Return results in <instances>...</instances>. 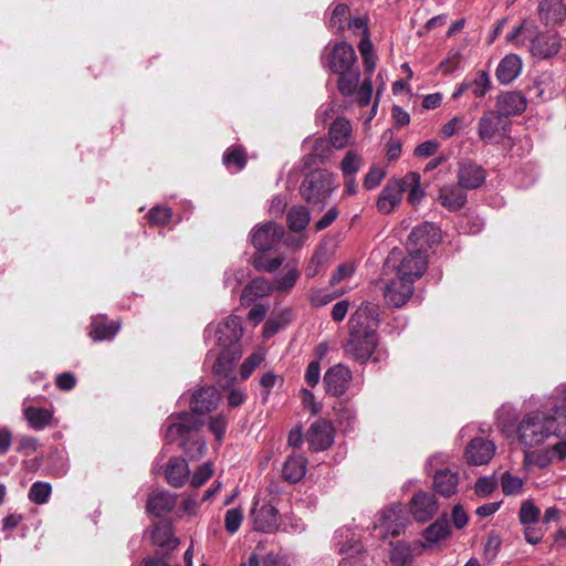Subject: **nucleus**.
I'll return each mask as SVG.
<instances>
[{"label":"nucleus","instance_id":"obj_24","mask_svg":"<svg viewBox=\"0 0 566 566\" xmlns=\"http://www.w3.org/2000/svg\"><path fill=\"white\" fill-rule=\"evenodd\" d=\"M190 471L187 461L180 457L169 459L166 469L165 478L174 488H181L189 480Z\"/></svg>","mask_w":566,"mask_h":566},{"label":"nucleus","instance_id":"obj_39","mask_svg":"<svg viewBox=\"0 0 566 566\" xmlns=\"http://www.w3.org/2000/svg\"><path fill=\"white\" fill-rule=\"evenodd\" d=\"M422 549H417L415 542L409 545L402 542H398L392 546L390 553V559L394 564L399 566H406L409 564L415 555H419Z\"/></svg>","mask_w":566,"mask_h":566},{"label":"nucleus","instance_id":"obj_20","mask_svg":"<svg viewBox=\"0 0 566 566\" xmlns=\"http://www.w3.org/2000/svg\"><path fill=\"white\" fill-rule=\"evenodd\" d=\"M220 400V395L213 387L201 388L197 390L191 399V415L198 418L199 415L210 412L216 409Z\"/></svg>","mask_w":566,"mask_h":566},{"label":"nucleus","instance_id":"obj_2","mask_svg":"<svg viewBox=\"0 0 566 566\" xmlns=\"http://www.w3.org/2000/svg\"><path fill=\"white\" fill-rule=\"evenodd\" d=\"M555 434H558L555 418L541 411L525 415L517 426L518 441L527 448L539 446Z\"/></svg>","mask_w":566,"mask_h":566},{"label":"nucleus","instance_id":"obj_5","mask_svg":"<svg viewBox=\"0 0 566 566\" xmlns=\"http://www.w3.org/2000/svg\"><path fill=\"white\" fill-rule=\"evenodd\" d=\"M359 315L354 319V331L349 332V337L344 345L345 354L360 364L366 363L374 354L378 345L377 333H366L358 325Z\"/></svg>","mask_w":566,"mask_h":566},{"label":"nucleus","instance_id":"obj_40","mask_svg":"<svg viewBox=\"0 0 566 566\" xmlns=\"http://www.w3.org/2000/svg\"><path fill=\"white\" fill-rule=\"evenodd\" d=\"M329 144L324 138H316L313 142L311 153L305 157V165H316L328 159L332 154Z\"/></svg>","mask_w":566,"mask_h":566},{"label":"nucleus","instance_id":"obj_43","mask_svg":"<svg viewBox=\"0 0 566 566\" xmlns=\"http://www.w3.org/2000/svg\"><path fill=\"white\" fill-rule=\"evenodd\" d=\"M502 492L506 496L520 495L522 494L524 480L513 475L511 472L506 471L501 475L500 479Z\"/></svg>","mask_w":566,"mask_h":566},{"label":"nucleus","instance_id":"obj_63","mask_svg":"<svg viewBox=\"0 0 566 566\" xmlns=\"http://www.w3.org/2000/svg\"><path fill=\"white\" fill-rule=\"evenodd\" d=\"M385 177V171L379 167H373L366 175L364 186L367 189L378 187Z\"/></svg>","mask_w":566,"mask_h":566},{"label":"nucleus","instance_id":"obj_9","mask_svg":"<svg viewBox=\"0 0 566 566\" xmlns=\"http://www.w3.org/2000/svg\"><path fill=\"white\" fill-rule=\"evenodd\" d=\"M439 241L438 229L429 222H426L409 234L407 240V250L410 253L426 255L428 250Z\"/></svg>","mask_w":566,"mask_h":566},{"label":"nucleus","instance_id":"obj_10","mask_svg":"<svg viewBox=\"0 0 566 566\" xmlns=\"http://www.w3.org/2000/svg\"><path fill=\"white\" fill-rule=\"evenodd\" d=\"M251 518L255 531L273 533L279 528V513L271 504H260L259 501H255L251 511Z\"/></svg>","mask_w":566,"mask_h":566},{"label":"nucleus","instance_id":"obj_45","mask_svg":"<svg viewBox=\"0 0 566 566\" xmlns=\"http://www.w3.org/2000/svg\"><path fill=\"white\" fill-rule=\"evenodd\" d=\"M52 493V485L49 482L36 481L29 491V500L38 505L48 503Z\"/></svg>","mask_w":566,"mask_h":566},{"label":"nucleus","instance_id":"obj_33","mask_svg":"<svg viewBox=\"0 0 566 566\" xmlns=\"http://www.w3.org/2000/svg\"><path fill=\"white\" fill-rule=\"evenodd\" d=\"M241 353L240 348L220 349L212 367L213 373L228 378L233 370L234 363L241 357Z\"/></svg>","mask_w":566,"mask_h":566},{"label":"nucleus","instance_id":"obj_56","mask_svg":"<svg viewBox=\"0 0 566 566\" xmlns=\"http://www.w3.org/2000/svg\"><path fill=\"white\" fill-rule=\"evenodd\" d=\"M356 268L353 262H345L340 264L331 279V284L336 285L350 279Z\"/></svg>","mask_w":566,"mask_h":566},{"label":"nucleus","instance_id":"obj_35","mask_svg":"<svg viewBox=\"0 0 566 566\" xmlns=\"http://www.w3.org/2000/svg\"><path fill=\"white\" fill-rule=\"evenodd\" d=\"M307 460L303 455H292L286 459L282 468L283 478L291 482H298L306 473Z\"/></svg>","mask_w":566,"mask_h":566},{"label":"nucleus","instance_id":"obj_12","mask_svg":"<svg viewBox=\"0 0 566 566\" xmlns=\"http://www.w3.org/2000/svg\"><path fill=\"white\" fill-rule=\"evenodd\" d=\"M495 454V446L491 440L475 438L470 441L464 451L465 462L470 465H484Z\"/></svg>","mask_w":566,"mask_h":566},{"label":"nucleus","instance_id":"obj_41","mask_svg":"<svg viewBox=\"0 0 566 566\" xmlns=\"http://www.w3.org/2000/svg\"><path fill=\"white\" fill-rule=\"evenodd\" d=\"M311 220L307 208L303 206L293 207L287 213V223L291 231H303Z\"/></svg>","mask_w":566,"mask_h":566},{"label":"nucleus","instance_id":"obj_22","mask_svg":"<svg viewBox=\"0 0 566 566\" xmlns=\"http://www.w3.org/2000/svg\"><path fill=\"white\" fill-rule=\"evenodd\" d=\"M450 534L451 530L448 520L444 516L440 517L423 531L422 536L424 542L416 541L415 546L417 549L431 547L432 545L447 539Z\"/></svg>","mask_w":566,"mask_h":566},{"label":"nucleus","instance_id":"obj_36","mask_svg":"<svg viewBox=\"0 0 566 566\" xmlns=\"http://www.w3.org/2000/svg\"><path fill=\"white\" fill-rule=\"evenodd\" d=\"M176 504V497L175 495L159 491L154 492L147 502V509L150 513L161 516L172 510V507Z\"/></svg>","mask_w":566,"mask_h":566},{"label":"nucleus","instance_id":"obj_6","mask_svg":"<svg viewBox=\"0 0 566 566\" xmlns=\"http://www.w3.org/2000/svg\"><path fill=\"white\" fill-rule=\"evenodd\" d=\"M510 124V120L496 111L484 112L478 122V136L482 142L490 144L496 138L506 137Z\"/></svg>","mask_w":566,"mask_h":566},{"label":"nucleus","instance_id":"obj_25","mask_svg":"<svg viewBox=\"0 0 566 566\" xmlns=\"http://www.w3.org/2000/svg\"><path fill=\"white\" fill-rule=\"evenodd\" d=\"M401 186L398 179L391 180L379 193L377 208L382 213H390L396 209V207H398V205L401 202Z\"/></svg>","mask_w":566,"mask_h":566},{"label":"nucleus","instance_id":"obj_54","mask_svg":"<svg viewBox=\"0 0 566 566\" xmlns=\"http://www.w3.org/2000/svg\"><path fill=\"white\" fill-rule=\"evenodd\" d=\"M243 520V513L240 509L228 510L224 516V527L230 534H234Z\"/></svg>","mask_w":566,"mask_h":566},{"label":"nucleus","instance_id":"obj_19","mask_svg":"<svg viewBox=\"0 0 566 566\" xmlns=\"http://www.w3.org/2000/svg\"><path fill=\"white\" fill-rule=\"evenodd\" d=\"M409 510L417 522H426L437 513L438 504L434 495L420 491L412 496Z\"/></svg>","mask_w":566,"mask_h":566},{"label":"nucleus","instance_id":"obj_47","mask_svg":"<svg viewBox=\"0 0 566 566\" xmlns=\"http://www.w3.org/2000/svg\"><path fill=\"white\" fill-rule=\"evenodd\" d=\"M361 156L356 151L349 150L340 163V170L345 178L353 177L361 167Z\"/></svg>","mask_w":566,"mask_h":566},{"label":"nucleus","instance_id":"obj_15","mask_svg":"<svg viewBox=\"0 0 566 566\" xmlns=\"http://www.w3.org/2000/svg\"><path fill=\"white\" fill-rule=\"evenodd\" d=\"M334 441V429L329 421L317 420L307 431V442L314 451H322L331 447Z\"/></svg>","mask_w":566,"mask_h":566},{"label":"nucleus","instance_id":"obj_8","mask_svg":"<svg viewBox=\"0 0 566 566\" xmlns=\"http://www.w3.org/2000/svg\"><path fill=\"white\" fill-rule=\"evenodd\" d=\"M213 333L220 349L240 348L238 343L243 333L240 317H227L214 327Z\"/></svg>","mask_w":566,"mask_h":566},{"label":"nucleus","instance_id":"obj_51","mask_svg":"<svg viewBox=\"0 0 566 566\" xmlns=\"http://www.w3.org/2000/svg\"><path fill=\"white\" fill-rule=\"evenodd\" d=\"M213 474V468L211 462H206L200 465L192 476L190 478V484L193 488H200L205 484Z\"/></svg>","mask_w":566,"mask_h":566},{"label":"nucleus","instance_id":"obj_13","mask_svg":"<svg viewBox=\"0 0 566 566\" xmlns=\"http://www.w3.org/2000/svg\"><path fill=\"white\" fill-rule=\"evenodd\" d=\"M352 379V371L343 364L332 366L324 375V385L326 392L338 397L342 396L348 388Z\"/></svg>","mask_w":566,"mask_h":566},{"label":"nucleus","instance_id":"obj_14","mask_svg":"<svg viewBox=\"0 0 566 566\" xmlns=\"http://www.w3.org/2000/svg\"><path fill=\"white\" fill-rule=\"evenodd\" d=\"M412 294L413 283L397 276L388 280L384 292L385 301L395 307L405 305Z\"/></svg>","mask_w":566,"mask_h":566},{"label":"nucleus","instance_id":"obj_59","mask_svg":"<svg viewBox=\"0 0 566 566\" xmlns=\"http://www.w3.org/2000/svg\"><path fill=\"white\" fill-rule=\"evenodd\" d=\"M464 118L461 116H454L452 119H450L448 123H446L441 130L440 136L443 139H448L452 137L454 134H457L463 126Z\"/></svg>","mask_w":566,"mask_h":566},{"label":"nucleus","instance_id":"obj_38","mask_svg":"<svg viewBox=\"0 0 566 566\" xmlns=\"http://www.w3.org/2000/svg\"><path fill=\"white\" fill-rule=\"evenodd\" d=\"M151 541L155 545L165 549H175L178 539L172 534L171 525L167 522H160L151 531Z\"/></svg>","mask_w":566,"mask_h":566},{"label":"nucleus","instance_id":"obj_64","mask_svg":"<svg viewBox=\"0 0 566 566\" xmlns=\"http://www.w3.org/2000/svg\"><path fill=\"white\" fill-rule=\"evenodd\" d=\"M321 377V368H319V361L313 360L308 364L306 371H305V381L308 386L315 387Z\"/></svg>","mask_w":566,"mask_h":566},{"label":"nucleus","instance_id":"obj_30","mask_svg":"<svg viewBox=\"0 0 566 566\" xmlns=\"http://www.w3.org/2000/svg\"><path fill=\"white\" fill-rule=\"evenodd\" d=\"M401 186V195L408 192V202L412 206L420 203L424 197V190L421 188V177L418 172H408L403 178L398 179Z\"/></svg>","mask_w":566,"mask_h":566},{"label":"nucleus","instance_id":"obj_50","mask_svg":"<svg viewBox=\"0 0 566 566\" xmlns=\"http://www.w3.org/2000/svg\"><path fill=\"white\" fill-rule=\"evenodd\" d=\"M499 481L495 475L483 476L478 479L474 485L476 495L485 497L489 496L497 488Z\"/></svg>","mask_w":566,"mask_h":566},{"label":"nucleus","instance_id":"obj_53","mask_svg":"<svg viewBox=\"0 0 566 566\" xmlns=\"http://www.w3.org/2000/svg\"><path fill=\"white\" fill-rule=\"evenodd\" d=\"M171 210L167 207H155L148 212V220L154 226H165L171 219Z\"/></svg>","mask_w":566,"mask_h":566},{"label":"nucleus","instance_id":"obj_4","mask_svg":"<svg viewBox=\"0 0 566 566\" xmlns=\"http://www.w3.org/2000/svg\"><path fill=\"white\" fill-rule=\"evenodd\" d=\"M426 266V255L408 252V255L402 256L400 250L394 249L385 261L384 271L386 275L394 274L399 279L413 283L416 279L423 274Z\"/></svg>","mask_w":566,"mask_h":566},{"label":"nucleus","instance_id":"obj_28","mask_svg":"<svg viewBox=\"0 0 566 566\" xmlns=\"http://www.w3.org/2000/svg\"><path fill=\"white\" fill-rule=\"evenodd\" d=\"M274 291L273 284L263 277L252 280L242 291L241 303L245 306L251 305L258 298L268 296Z\"/></svg>","mask_w":566,"mask_h":566},{"label":"nucleus","instance_id":"obj_55","mask_svg":"<svg viewBox=\"0 0 566 566\" xmlns=\"http://www.w3.org/2000/svg\"><path fill=\"white\" fill-rule=\"evenodd\" d=\"M349 13V8L346 4L339 3L337 4L332 13L331 17V27L333 29H336L337 31H340L344 29V22L347 19V15Z\"/></svg>","mask_w":566,"mask_h":566},{"label":"nucleus","instance_id":"obj_21","mask_svg":"<svg viewBox=\"0 0 566 566\" xmlns=\"http://www.w3.org/2000/svg\"><path fill=\"white\" fill-rule=\"evenodd\" d=\"M527 101L520 92H506L497 96L496 108L503 117L514 116L526 109Z\"/></svg>","mask_w":566,"mask_h":566},{"label":"nucleus","instance_id":"obj_31","mask_svg":"<svg viewBox=\"0 0 566 566\" xmlns=\"http://www.w3.org/2000/svg\"><path fill=\"white\" fill-rule=\"evenodd\" d=\"M438 200L448 210L457 211L464 206L467 196L461 188L448 185L440 189Z\"/></svg>","mask_w":566,"mask_h":566},{"label":"nucleus","instance_id":"obj_17","mask_svg":"<svg viewBox=\"0 0 566 566\" xmlns=\"http://www.w3.org/2000/svg\"><path fill=\"white\" fill-rule=\"evenodd\" d=\"M358 315V325H360L359 329H363L366 333H377L379 325V306L377 304L369 302L363 303L350 316L349 332L354 331V319Z\"/></svg>","mask_w":566,"mask_h":566},{"label":"nucleus","instance_id":"obj_3","mask_svg":"<svg viewBox=\"0 0 566 566\" xmlns=\"http://www.w3.org/2000/svg\"><path fill=\"white\" fill-rule=\"evenodd\" d=\"M337 188L335 176L325 170L316 169L310 172L301 184L302 198L313 207L324 206Z\"/></svg>","mask_w":566,"mask_h":566},{"label":"nucleus","instance_id":"obj_1","mask_svg":"<svg viewBox=\"0 0 566 566\" xmlns=\"http://www.w3.org/2000/svg\"><path fill=\"white\" fill-rule=\"evenodd\" d=\"M202 422L191 413H180L168 419L166 439L178 442L190 459H199L206 452V442L198 429Z\"/></svg>","mask_w":566,"mask_h":566},{"label":"nucleus","instance_id":"obj_26","mask_svg":"<svg viewBox=\"0 0 566 566\" xmlns=\"http://www.w3.org/2000/svg\"><path fill=\"white\" fill-rule=\"evenodd\" d=\"M538 17L545 24L562 23L566 18V6L563 0H541Z\"/></svg>","mask_w":566,"mask_h":566},{"label":"nucleus","instance_id":"obj_60","mask_svg":"<svg viewBox=\"0 0 566 566\" xmlns=\"http://www.w3.org/2000/svg\"><path fill=\"white\" fill-rule=\"evenodd\" d=\"M283 263L281 258H268L262 255L255 260V269L263 272H273Z\"/></svg>","mask_w":566,"mask_h":566},{"label":"nucleus","instance_id":"obj_61","mask_svg":"<svg viewBox=\"0 0 566 566\" xmlns=\"http://www.w3.org/2000/svg\"><path fill=\"white\" fill-rule=\"evenodd\" d=\"M501 547V538L497 535H490L484 544V557L492 562Z\"/></svg>","mask_w":566,"mask_h":566},{"label":"nucleus","instance_id":"obj_16","mask_svg":"<svg viewBox=\"0 0 566 566\" xmlns=\"http://www.w3.org/2000/svg\"><path fill=\"white\" fill-rule=\"evenodd\" d=\"M560 39L555 32L538 33L531 40L530 51L533 56L548 59L560 50Z\"/></svg>","mask_w":566,"mask_h":566},{"label":"nucleus","instance_id":"obj_18","mask_svg":"<svg viewBox=\"0 0 566 566\" xmlns=\"http://www.w3.org/2000/svg\"><path fill=\"white\" fill-rule=\"evenodd\" d=\"M283 235V228L268 222L256 227L251 234L252 244L260 251L270 250Z\"/></svg>","mask_w":566,"mask_h":566},{"label":"nucleus","instance_id":"obj_52","mask_svg":"<svg viewBox=\"0 0 566 566\" xmlns=\"http://www.w3.org/2000/svg\"><path fill=\"white\" fill-rule=\"evenodd\" d=\"M264 359V354L261 350H258L250 355L241 366V377L242 379H248L253 370L261 365Z\"/></svg>","mask_w":566,"mask_h":566},{"label":"nucleus","instance_id":"obj_57","mask_svg":"<svg viewBox=\"0 0 566 566\" xmlns=\"http://www.w3.org/2000/svg\"><path fill=\"white\" fill-rule=\"evenodd\" d=\"M356 101L360 106H367L370 103L373 95V83L369 77H366L360 85V87L356 90Z\"/></svg>","mask_w":566,"mask_h":566},{"label":"nucleus","instance_id":"obj_7","mask_svg":"<svg viewBox=\"0 0 566 566\" xmlns=\"http://www.w3.org/2000/svg\"><path fill=\"white\" fill-rule=\"evenodd\" d=\"M408 522L403 509L400 504L392 505L379 513L378 521L374 525V530L379 531L380 537L388 535L397 536L403 530Z\"/></svg>","mask_w":566,"mask_h":566},{"label":"nucleus","instance_id":"obj_44","mask_svg":"<svg viewBox=\"0 0 566 566\" xmlns=\"http://www.w3.org/2000/svg\"><path fill=\"white\" fill-rule=\"evenodd\" d=\"M241 566H289L285 557L280 553L270 552L262 560L259 559L256 554H251L247 563Z\"/></svg>","mask_w":566,"mask_h":566},{"label":"nucleus","instance_id":"obj_48","mask_svg":"<svg viewBox=\"0 0 566 566\" xmlns=\"http://www.w3.org/2000/svg\"><path fill=\"white\" fill-rule=\"evenodd\" d=\"M468 83L475 97H483L491 88V80L485 71H479L474 78Z\"/></svg>","mask_w":566,"mask_h":566},{"label":"nucleus","instance_id":"obj_42","mask_svg":"<svg viewBox=\"0 0 566 566\" xmlns=\"http://www.w3.org/2000/svg\"><path fill=\"white\" fill-rule=\"evenodd\" d=\"M338 77V90L344 96H352L355 94L359 83V72L350 69L344 73H337Z\"/></svg>","mask_w":566,"mask_h":566},{"label":"nucleus","instance_id":"obj_46","mask_svg":"<svg viewBox=\"0 0 566 566\" xmlns=\"http://www.w3.org/2000/svg\"><path fill=\"white\" fill-rule=\"evenodd\" d=\"M541 516V510L533 503L532 500H525L522 502L518 518L523 526L528 524H536Z\"/></svg>","mask_w":566,"mask_h":566},{"label":"nucleus","instance_id":"obj_62","mask_svg":"<svg viewBox=\"0 0 566 566\" xmlns=\"http://www.w3.org/2000/svg\"><path fill=\"white\" fill-rule=\"evenodd\" d=\"M91 326L90 336L93 340H104L106 338V321L104 317H94Z\"/></svg>","mask_w":566,"mask_h":566},{"label":"nucleus","instance_id":"obj_29","mask_svg":"<svg viewBox=\"0 0 566 566\" xmlns=\"http://www.w3.org/2000/svg\"><path fill=\"white\" fill-rule=\"evenodd\" d=\"M522 60L516 54H509L504 56L497 69L496 77L502 84H509L514 81L522 71Z\"/></svg>","mask_w":566,"mask_h":566},{"label":"nucleus","instance_id":"obj_11","mask_svg":"<svg viewBox=\"0 0 566 566\" xmlns=\"http://www.w3.org/2000/svg\"><path fill=\"white\" fill-rule=\"evenodd\" d=\"M356 63V54L352 45L340 42L335 44L326 56V64L334 73L349 71Z\"/></svg>","mask_w":566,"mask_h":566},{"label":"nucleus","instance_id":"obj_23","mask_svg":"<svg viewBox=\"0 0 566 566\" xmlns=\"http://www.w3.org/2000/svg\"><path fill=\"white\" fill-rule=\"evenodd\" d=\"M458 180L461 188L475 189L485 180V172L481 166L468 161L460 164Z\"/></svg>","mask_w":566,"mask_h":566},{"label":"nucleus","instance_id":"obj_37","mask_svg":"<svg viewBox=\"0 0 566 566\" xmlns=\"http://www.w3.org/2000/svg\"><path fill=\"white\" fill-rule=\"evenodd\" d=\"M300 276L297 270V263L295 261H289L284 264L282 273L274 280L273 287L279 292H289L295 285Z\"/></svg>","mask_w":566,"mask_h":566},{"label":"nucleus","instance_id":"obj_27","mask_svg":"<svg viewBox=\"0 0 566 566\" xmlns=\"http://www.w3.org/2000/svg\"><path fill=\"white\" fill-rule=\"evenodd\" d=\"M28 400L29 398L23 401V416L29 427L33 430L40 431L51 426L53 421V410L49 408L27 406Z\"/></svg>","mask_w":566,"mask_h":566},{"label":"nucleus","instance_id":"obj_34","mask_svg":"<svg viewBox=\"0 0 566 566\" xmlns=\"http://www.w3.org/2000/svg\"><path fill=\"white\" fill-rule=\"evenodd\" d=\"M329 143L336 149H342L348 145L352 136V125L345 118L336 119L329 128Z\"/></svg>","mask_w":566,"mask_h":566},{"label":"nucleus","instance_id":"obj_58","mask_svg":"<svg viewBox=\"0 0 566 566\" xmlns=\"http://www.w3.org/2000/svg\"><path fill=\"white\" fill-rule=\"evenodd\" d=\"M209 430L214 434L218 441L223 439L227 429V419L222 415L211 417L209 420Z\"/></svg>","mask_w":566,"mask_h":566},{"label":"nucleus","instance_id":"obj_32","mask_svg":"<svg viewBox=\"0 0 566 566\" xmlns=\"http://www.w3.org/2000/svg\"><path fill=\"white\" fill-rule=\"evenodd\" d=\"M458 474L450 470H440L433 476L434 491L444 497L452 496L458 490Z\"/></svg>","mask_w":566,"mask_h":566},{"label":"nucleus","instance_id":"obj_49","mask_svg":"<svg viewBox=\"0 0 566 566\" xmlns=\"http://www.w3.org/2000/svg\"><path fill=\"white\" fill-rule=\"evenodd\" d=\"M245 154L240 147L229 148L223 155V164L228 168L241 170L245 166Z\"/></svg>","mask_w":566,"mask_h":566}]
</instances>
